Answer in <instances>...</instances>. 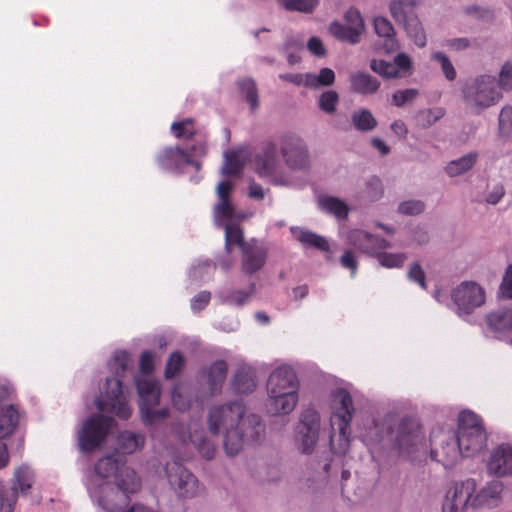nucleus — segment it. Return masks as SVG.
Wrapping results in <instances>:
<instances>
[{
    "label": "nucleus",
    "mask_w": 512,
    "mask_h": 512,
    "mask_svg": "<svg viewBox=\"0 0 512 512\" xmlns=\"http://www.w3.org/2000/svg\"><path fill=\"white\" fill-rule=\"evenodd\" d=\"M375 33L384 38V48L388 52L399 48L398 41L395 38V30L391 22L382 16H377L373 21Z\"/></svg>",
    "instance_id": "28"
},
{
    "label": "nucleus",
    "mask_w": 512,
    "mask_h": 512,
    "mask_svg": "<svg viewBox=\"0 0 512 512\" xmlns=\"http://www.w3.org/2000/svg\"><path fill=\"white\" fill-rule=\"evenodd\" d=\"M117 488L121 491V498L126 505L129 501V494L136 493L141 488V482L134 470L125 468L116 478Z\"/></svg>",
    "instance_id": "25"
},
{
    "label": "nucleus",
    "mask_w": 512,
    "mask_h": 512,
    "mask_svg": "<svg viewBox=\"0 0 512 512\" xmlns=\"http://www.w3.org/2000/svg\"><path fill=\"white\" fill-rule=\"evenodd\" d=\"M254 163L259 176L273 175L279 163L276 144L273 142L264 143L261 151L255 156Z\"/></svg>",
    "instance_id": "20"
},
{
    "label": "nucleus",
    "mask_w": 512,
    "mask_h": 512,
    "mask_svg": "<svg viewBox=\"0 0 512 512\" xmlns=\"http://www.w3.org/2000/svg\"><path fill=\"white\" fill-rule=\"evenodd\" d=\"M246 408L240 401L214 406L208 415L209 431L213 435H224L223 446L227 455L238 454L245 441L259 442L265 432L261 418L256 414L244 418Z\"/></svg>",
    "instance_id": "1"
},
{
    "label": "nucleus",
    "mask_w": 512,
    "mask_h": 512,
    "mask_svg": "<svg viewBox=\"0 0 512 512\" xmlns=\"http://www.w3.org/2000/svg\"><path fill=\"white\" fill-rule=\"evenodd\" d=\"M18 424L17 413L12 407L0 412V469L9 461L7 445L3 440L16 430Z\"/></svg>",
    "instance_id": "21"
},
{
    "label": "nucleus",
    "mask_w": 512,
    "mask_h": 512,
    "mask_svg": "<svg viewBox=\"0 0 512 512\" xmlns=\"http://www.w3.org/2000/svg\"><path fill=\"white\" fill-rule=\"evenodd\" d=\"M419 94L415 88L397 90L392 95V103L397 107H402L408 102L413 101Z\"/></svg>",
    "instance_id": "54"
},
{
    "label": "nucleus",
    "mask_w": 512,
    "mask_h": 512,
    "mask_svg": "<svg viewBox=\"0 0 512 512\" xmlns=\"http://www.w3.org/2000/svg\"><path fill=\"white\" fill-rule=\"evenodd\" d=\"M12 392V387L5 380L0 379V412L2 413L9 407H12L16 411L19 420L20 412L18 408L13 404L7 403V401L10 399Z\"/></svg>",
    "instance_id": "53"
},
{
    "label": "nucleus",
    "mask_w": 512,
    "mask_h": 512,
    "mask_svg": "<svg viewBox=\"0 0 512 512\" xmlns=\"http://www.w3.org/2000/svg\"><path fill=\"white\" fill-rule=\"evenodd\" d=\"M488 470L497 476L512 474V444L503 443L493 449L488 461Z\"/></svg>",
    "instance_id": "19"
},
{
    "label": "nucleus",
    "mask_w": 512,
    "mask_h": 512,
    "mask_svg": "<svg viewBox=\"0 0 512 512\" xmlns=\"http://www.w3.org/2000/svg\"><path fill=\"white\" fill-rule=\"evenodd\" d=\"M227 372L228 364L224 360H217L204 370L207 384L212 394L218 393L221 390L226 380Z\"/></svg>",
    "instance_id": "26"
},
{
    "label": "nucleus",
    "mask_w": 512,
    "mask_h": 512,
    "mask_svg": "<svg viewBox=\"0 0 512 512\" xmlns=\"http://www.w3.org/2000/svg\"><path fill=\"white\" fill-rule=\"evenodd\" d=\"M415 0H394L390 3L389 10L392 17L402 24L405 32L415 45L422 48L426 45V33L417 18L412 12Z\"/></svg>",
    "instance_id": "7"
},
{
    "label": "nucleus",
    "mask_w": 512,
    "mask_h": 512,
    "mask_svg": "<svg viewBox=\"0 0 512 512\" xmlns=\"http://www.w3.org/2000/svg\"><path fill=\"white\" fill-rule=\"evenodd\" d=\"M267 260V250L256 239H250L241 249V270L252 275L261 270Z\"/></svg>",
    "instance_id": "15"
},
{
    "label": "nucleus",
    "mask_w": 512,
    "mask_h": 512,
    "mask_svg": "<svg viewBox=\"0 0 512 512\" xmlns=\"http://www.w3.org/2000/svg\"><path fill=\"white\" fill-rule=\"evenodd\" d=\"M338 101V93L334 90H327L323 92L319 97V108L328 114H332L336 110V105Z\"/></svg>",
    "instance_id": "51"
},
{
    "label": "nucleus",
    "mask_w": 512,
    "mask_h": 512,
    "mask_svg": "<svg viewBox=\"0 0 512 512\" xmlns=\"http://www.w3.org/2000/svg\"><path fill=\"white\" fill-rule=\"evenodd\" d=\"M502 492V483L499 481H491L474 495L471 507L481 508L485 506H495L500 502Z\"/></svg>",
    "instance_id": "22"
},
{
    "label": "nucleus",
    "mask_w": 512,
    "mask_h": 512,
    "mask_svg": "<svg viewBox=\"0 0 512 512\" xmlns=\"http://www.w3.org/2000/svg\"><path fill=\"white\" fill-rule=\"evenodd\" d=\"M166 473L168 482L178 497L189 499L198 494L199 483L197 478L182 464L178 462L167 464Z\"/></svg>",
    "instance_id": "10"
},
{
    "label": "nucleus",
    "mask_w": 512,
    "mask_h": 512,
    "mask_svg": "<svg viewBox=\"0 0 512 512\" xmlns=\"http://www.w3.org/2000/svg\"><path fill=\"white\" fill-rule=\"evenodd\" d=\"M340 263L344 268L351 271V275L354 276L357 271V260L355 254L351 250H346L340 258Z\"/></svg>",
    "instance_id": "63"
},
{
    "label": "nucleus",
    "mask_w": 512,
    "mask_h": 512,
    "mask_svg": "<svg viewBox=\"0 0 512 512\" xmlns=\"http://www.w3.org/2000/svg\"><path fill=\"white\" fill-rule=\"evenodd\" d=\"M153 406L140 407L141 416L145 424L153 426L161 423L169 416L168 408L154 410Z\"/></svg>",
    "instance_id": "43"
},
{
    "label": "nucleus",
    "mask_w": 512,
    "mask_h": 512,
    "mask_svg": "<svg viewBox=\"0 0 512 512\" xmlns=\"http://www.w3.org/2000/svg\"><path fill=\"white\" fill-rule=\"evenodd\" d=\"M475 491L476 482L473 479L455 482L452 487L450 512H465L468 507H471Z\"/></svg>",
    "instance_id": "18"
},
{
    "label": "nucleus",
    "mask_w": 512,
    "mask_h": 512,
    "mask_svg": "<svg viewBox=\"0 0 512 512\" xmlns=\"http://www.w3.org/2000/svg\"><path fill=\"white\" fill-rule=\"evenodd\" d=\"M211 294L208 291H201L191 300V308L194 311L204 309L210 302Z\"/></svg>",
    "instance_id": "62"
},
{
    "label": "nucleus",
    "mask_w": 512,
    "mask_h": 512,
    "mask_svg": "<svg viewBox=\"0 0 512 512\" xmlns=\"http://www.w3.org/2000/svg\"><path fill=\"white\" fill-rule=\"evenodd\" d=\"M496 298L498 300L512 299V264H509L505 269L496 292Z\"/></svg>",
    "instance_id": "46"
},
{
    "label": "nucleus",
    "mask_w": 512,
    "mask_h": 512,
    "mask_svg": "<svg viewBox=\"0 0 512 512\" xmlns=\"http://www.w3.org/2000/svg\"><path fill=\"white\" fill-rule=\"evenodd\" d=\"M119 469L118 460L113 456H105L97 461L94 470L101 478H108L114 475Z\"/></svg>",
    "instance_id": "41"
},
{
    "label": "nucleus",
    "mask_w": 512,
    "mask_h": 512,
    "mask_svg": "<svg viewBox=\"0 0 512 512\" xmlns=\"http://www.w3.org/2000/svg\"><path fill=\"white\" fill-rule=\"evenodd\" d=\"M456 437L459 451L464 457L480 453L486 447L488 439L482 419L469 410L459 414Z\"/></svg>",
    "instance_id": "4"
},
{
    "label": "nucleus",
    "mask_w": 512,
    "mask_h": 512,
    "mask_svg": "<svg viewBox=\"0 0 512 512\" xmlns=\"http://www.w3.org/2000/svg\"><path fill=\"white\" fill-rule=\"evenodd\" d=\"M425 209L424 202L420 200L403 201L398 206V211L404 215H418Z\"/></svg>",
    "instance_id": "55"
},
{
    "label": "nucleus",
    "mask_w": 512,
    "mask_h": 512,
    "mask_svg": "<svg viewBox=\"0 0 512 512\" xmlns=\"http://www.w3.org/2000/svg\"><path fill=\"white\" fill-rule=\"evenodd\" d=\"M243 163L240 161L236 151H231L225 155V163L222 169L223 174L235 176L241 172Z\"/></svg>",
    "instance_id": "50"
},
{
    "label": "nucleus",
    "mask_w": 512,
    "mask_h": 512,
    "mask_svg": "<svg viewBox=\"0 0 512 512\" xmlns=\"http://www.w3.org/2000/svg\"><path fill=\"white\" fill-rule=\"evenodd\" d=\"M308 50L315 56L322 57L326 54V49L320 38L313 36L308 40Z\"/></svg>",
    "instance_id": "64"
},
{
    "label": "nucleus",
    "mask_w": 512,
    "mask_h": 512,
    "mask_svg": "<svg viewBox=\"0 0 512 512\" xmlns=\"http://www.w3.org/2000/svg\"><path fill=\"white\" fill-rule=\"evenodd\" d=\"M171 132L177 139H192L197 135L195 121L192 118H185L178 122H173Z\"/></svg>",
    "instance_id": "38"
},
{
    "label": "nucleus",
    "mask_w": 512,
    "mask_h": 512,
    "mask_svg": "<svg viewBox=\"0 0 512 512\" xmlns=\"http://www.w3.org/2000/svg\"><path fill=\"white\" fill-rule=\"evenodd\" d=\"M319 430V414L311 409L304 411L297 426L296 435V443L302 453L310 454L314 450L318 441Z\"/></svg>",
    "instance_id": "11"
},
{
    "label": "nucleus",
    "mask_w": 512,
    "mask_h": 512,
    "mask_svg": "<svg viewBox=\"0 0 512 512\" xmlns=\"http://www.w3.org/2000/svg\"><path fill=\"white\" fill-rule=\"evenodd\" d=\"M281 153L286 165L292 170H302L309 165L307 149L302 140L297 136H282Z\"/></svg>",
    "instance_id": "14"
},
{
    "label": "nucleus",
    "mask_w": 512,
    "mask_h": 512,
    "mask_svg": "<svg viewBox=\"0 0 512 512\" xmlns=\"http://www.w3.org/2000/svg\"><path fill=\"white\" fill-rule=\"evenodd\" d=\"M145 437L131 431H122L116 438V450L122 454H132L144 445Z\"/></svg>",
    "instance_id": "30"
},
{
    "label": "nucleus",
    "mask_w": 512,
    "mask_h": 512,
    "mask_svg": "<svg viewBox=\"0 0 512 512\" xmlns=\"http://www.w3.org/2000/svg\"><path fill=\"white\" fill-rule=\"evenodd\" d=\"M299 380L293 368L282 365L276 368L267 381L270 410L276 414H289L298 402Z\"/></svg>",
    "instance_id": "2"
},
{
    "label": "nucleus",
    "mask_w": 512,
    "mask_h": 512,
    "mask_svg": "<svg viewBox=\"0 0 512 512\" xmlns=\"http://www.w3.org/2000/svg\"><path fill=\"white\" fill-rule=\"evenodd\" d=\"M319 5V0H284L283 6L287 11L312 13Z\"/></svg>",
    "instance_id": "47"
},
{
    "label": "nucleus",
    "mask_w": 512,
    "mask_h": 512,
    "mask_svg": "<svg viewBox=\"0 0 512 512\" xmlns=\"http://www.w3.org/2000/svg\"><path fill=\"white\" fill-rule=\"evenodd\" d=\"M486 323L491 330L504 332L512 329V302L499 306L486 315Z\"/></svg>",
    "instance_id": "23"
},
{
    "label": "nucleus",
    "mask_w": 512,
    "mask_h": 512,
    "mask_svg": "<svg viewBox=\"0 0 512 512\" xmlns=\"http://www.w3.org/2000/svg\"><path fill=\"white\" fill-rule=\"evenodd\" d=\"M139 370L143 375H150L154 371V357L152 352L144 351L140 356Z\"/></svg>",
    "instance_id": "60"
},
{
    "label": "nucleus",
    "mask_w": 512,
    "mask_h": 512,
    "mask_svg": "<svg viewBox=\"0 0 512 512\" xmlns=\"http://www.w3.org/2000/svg\"><path fill=\"white\" fill-rule=\"evenodd\" d=\"M113 419L96 414L84 421L79 432L78 442L81 451L90 453L101 445L107 437Z\"/></svg>",
    "instance_id": "8"
},
{
    "label": "nucleus",
    "mask_w": 512,
    "mask_h": 512,
    "mask_svg": "<svg viewBox=\"0 0 512 512\" xmlns=\"http://www.w3.org/2000/svg\"><path fill=\"white\" fill-rule=\"evenodd\" d=\"M335 81V73L330 68H322L317 76L306 74V85L312 87L330 86Z\"/></svg>",
    "instance_id": "42"
},
{
    "label": "nucleus",
    "mask_w": 512,
    "mask_h": 512,
    "mask_svg": "<svg viewBox=\"0 0 512 512\" xmlns=\"http://www.w3.org/2000/svg\"><path fill=\"white\" fill-rule=\"evenodd\" d=\"M190 156L186 153L185 149L178 146H169L157 153L155 161L165 171L180 173L186 166V163H192Z\"/></svg>",
    "instance_id": "16"
},
{
    "label": "nucleus",
    "mask_w": 512,
    "mask_h": 512,
    "mask_svg": "<svg viewBox=\"0 0 512 512\" xmlns=\"http://www.w3.org/2000/svg\"><path fill=\"white\" fill-rule=\"evenodd\" d=\"M423 440L424 433L416 420L405 417L400 421L395 444L401 454L410 456Z\"/></svg>",
    "instance_id": "13"
},
{
    "label": "nucleus",
    "mask_w": 512,
    "mask_h": 512,
    "mask_svg": "<svg viewBox=\"0 0 512 512\" xmlns=\"http://www.w3.org/2000/svg\"><path fill=\"white\" fill-rule=\"evenodd\" d=\"M462 98L467 108L480 115L496 106L503 99L494 75L481 74L472 78L462 88Z\"/></svg>",
    "instance_id": "3"
},
{
    "label": "nucleus",
    "mask_w": 512,
    "mask_h": 512,
    "mask_svg": "<svg viewBox=\"0 0 512 512\" xmlns=\"http://www.w3.org/2000/svg\"><path fill=\"white\" fill-rule=\"evenodd\" d=\"M407 276L410 281L417 283L422 289H427L426 275L418 262L411 265Z\"/></svg>",
    "instance_id": "57"
},
{
    "label": "nucleus",
    "mask_w": 512,
    "mask_h": 512,
    "mask_svg": "<svg viewBox=\"0 0 512 512\" xmlns=\"http://www.w3.org/2000/svg\"><path fill=\"white\" fill-rule=\"evenodd\" d=\"M98 407L100 410H109L123 420H127L131 416L132 410L123 394L120 379H106L105 400L99 403Z\"/></svg>",
    "instance_id": "12"
},
{
    "label": "nucleus",
    "mask_w": 512,
    "mask_h": 512,
    "mask_svg": "<svg viewBox=\"0 0 512 512\" xmlns=\"http://www.w3.org/2000/svg\"><path fill=\"white\" fill-rule=\"evenodd\" d=\"M232 389L237 394H248L256 387L255 374L250 367L239 368L232 379Z\"/></svg>",
    "instance_id": "29"
},
{
    "label": "nucleus",
    "mask_w": 512,
    "mask_h": 512,
    "mask_svg": "<svg viewBox=\"0 0 512 512\" xmlns=\"http://www.w3.org/2000/svg\"><path fill=\"white\" fill-rule=\"evenodd\" d=\"M370 68L385 78L397 77V68L391 62L373 59L370 63Z\"/></svg>",
    "instance_id": "52"
},
{
    "label": "nucleus",
    "mask_w": 512,
    "mask_h": 512,
    "mask_svg": "<svg viewBox=\"0 0 512 512\" xmlns=\"http://www.w3.org/2000/svg\"><path fill=\"white\" fill-rule=\"evenodd\" d=\"M347 239L351 245L367 254L375 255L376 252L390 247V243L386 239L361 229L351 230Z\"/></svg>",
    "instance_id": "17"
},
{
    "label": "nucleus",
    "mask_w": 512,
    "mask_h": 512,
    "mask_svg": "<svg viewBox=\"0 0 512 512\" xmlns=\"http://www.w3.org/2000/svg\"><path fill=\"white\" fill-rule=\"evenodd\" d=\"M33 482L34 475L27 466L15 470L11 490H7L0 481V512H13L18 494L27 495Z\"/></svg>",
    "instance_id": "9"
},
{
    "label": "nucleus",
    "mask_w": 512,
    "mask_h": 512,
    "mask_svg": "<svg viewBox=\"0 0 512 512\" xmlns=\"http://www.w3.org/2000/svg\"><path fill=\"white\" fill-rule=\"evenodd\" d=\"M185 359L184 356L180 351H174L169 356L165 370H164V376L166 379H172L176 375H178L182 368L184 367Z\"/></svg>",
    "instance_id": "44"
},
{
    "label": "nucleus",
    "mask_w": 512,
    "mask_h": 512,
    "mask_svg": "<svg viewBox=\"0 0 512 512\" xmlns=\"http://www.w3.org/2000/svg\"><path fill=\"white\" fill-rule=\"evenodd\" d=\"M477 158L478 154L472 152L460 157L457 160L450 161V177L461 175L470 170L476 163Z\"/></svg>",
    "instance_id": "39"
},
{
    "label": "nucleus",
    "mask_w": 512,
    "mask_h": 512,
    "mask_svg": "<svg viewBox=\"0 0 512 512\" xmlns=\"http://www.w3.org/2000/svg\"><path fill=\"white\" fill-rule=\"evenodd\" d=\"M379 263L386 268H400L407 259L404 253H387L382 250L376 252Z\"/></svg>",
    "instance_id": "45"
},
{
    "label": "nucleus",
    "mask_w": 512,
    "mask_h": 512,
    "mask_svg": "<svg viewBox=\"0 0 512 512\" xmlns=\"http://www.w3.org/2000/svg\"><path fill=\"white\" fill-rule=\"evenodd\" d=\"M247 241L244 240V235L241 227L237 224H228L225 227V249L228 253L232 251L233 246H237L240 250Z\"/></svg>",
    "instance_id": "37"
},
{
    "label": "nucleus",
    "mask_w": 512,
    "mask_h": 512,
    "mask_svg": "<svg viewBox=\"0 0 512 512\" xmlns=\"http://www.w3.org/2000/svg\"><path fill=\"white\" fill-rule=\"evenodd\" d=\"M383 194L381 180L373 176L366 183V197L372 201L379 199Z\"/></svg>",
    "instance_id": "56"
},
{
    "label": "nucleus",
    "mask_w": 512,
    "mask_h": 512,
    "mask_svg": "<svg viewBox=\"0 0 512 512\" xmlns=\"http://www.w3.org/2000/svg\"><path fill=\"white\" fill-rule=\"evenodd\" d=\"M136 387L141 399L140 407L155 406L160 400V387L156 381L137 379Z\"/></svg>",
    "instance_id": "27"
},
{
    "label": "nucleus",
    "mask_w": 512,
    "mask_h": 512,
    "mask_svg": "<svg viewBox=\"0 0 512 512\" xmlns=\"http://www.w3.org/2000/svg\"><path fill=\"white\" fill-rule=\"evenodd\" d=\"M215 214L217 217L231 219L234 215V207L230 199H220L215 206Z\"/></svg>",
    "instance_id": "59"
},
{
    "label": "nucleus",
    "mask_w": 512,
    "mask_h": 512,
    "mask_svg": "<svg viewBox=\"0 0 512 512\" xmlns=\"http://www.w3.org/2000/svg\"><path fill=\"white\" fill-rule=\"evenodd\" d=\"M350 90L360 95H371L378 91L380 82L365 72H354L349 76Z\"/></svg>",
    "instance_id": "24"
},
{
    "label": "nucleus",
    "mask_w": 512,
    "mask_h": 512,
    "mask_svg": "<svg viewBox=\"0 0 512 512\" xmlns=\"http://www.w3.org/2000/svg\"><path fill=\"white\" fill-rule=\"evenodd\" d=\"M129 363L130 355L127 351H116L113 356V369L115 372V376L112 377L111 379H120L122 381V377L125 371L127 370Z\"/></svg>",
    "instance_id": "49"
},
{
    "label": "nucleus",
    "mask_w": 512,
    "mask_h": 512,
    "mask_svg": "<svg viewBox=\"0 0 512 512\" xmlns=\"http://www.w3.org/2000/svg\"><path fill=\"white\" fill-rule=\"evenodd\" d=\"M496 79L502 93L512 91V61L507 60L502 64Z\"/></svg>",
    "instance_id": "48"
},
{
    "label": "nucleus",
    "mask_w": 512,
    "mask_h": 512,
    "mask_svg": "<svg viewBox=\"0 0 512 512\" xmlns=\"http://www.w3.org/2000/svg\"><path fill=\"white\" fill-rule=\"evenodd\" d=\"M465 13L475 19L491 20L493 18V11L487 7L472 5L465 8Z\"/></svg>",
    "instance_id": "58"
},
{
    "label": "nucleus",
    "mask_w": 512,
    "mask_h": 512,
    "mask_svg": "<svg viewBox=\"0 0 512 512\" xmlns=\"http://www.w3.org/2000/svg\"><path fill=\"white\" fill-rule=\"evenodd\" d=\"M240 94L249 104L251 111H255L259 106V96L256 83L251 78H245L237 83Z\"/></svg>",
    "instance_id": "35"
},
{
    "label": "nucleus",
    "mask_w": 512,
    "mask_h": 512,
    "mask_svg": "<svg viewBox=\"0 0 512 512\" xmlns=\"http://www.w3.org/2000/svg\"><path fill=\"white\" fill-rule=\"evenodd\" d=\"M450 299L453 303V311L459 317L464 318L485 306L487 293L480 283L466 280L452 289Z\"/></svg>",
    "instance_id": "5"
},
{
    "label": "nucleus",
    "mask_w": 512,
    "mask_h": 512,
    "mask_svg": "<svg viewBox=\"0 0 512 512\" xmlns=\"http://www.w3.org/2000/svg\"><path fill=\"white\" fill-rule=\"evenodd\" d=\"M355 408L350 393L345 389H339L334 394L332 402V414L330 424L333 431H338L339 438L348 446L351 435V421Z\"/></svg>",
    "instance_id": "6"
},
{
    "label": "nucleus",
    "mask_w": 512,
    "mask_h": 512,
    "mask_svg": "<svg viewBox=\"0 0 512 512\" xmlns=\"http://www.w3.org/2000/svg\"><path fill=\"white\" fill-rule=\"evenodd\" d=\"M256 284L251 283L248 290H233L222 299L224 304L242 306L255 293Z\"/></svg>",
    "instance_id": "40"
},
{
    "label": "nucleus",
    "mask_w": 512,
    "mask_h": 512,
    "mask_svg": "<svg viewBox=\"0 0 512 512\" xmlns=\"http://www.w3.org/2000/svg\"><path fill=\"white\" fill-rule=\"evenodd\" d=\"M351 121L356 130L369 132L377 127V120L370 110L362 108L355 111L351 116Z\"/></svg>",
    "instance_id": "33"
},
{
    "label": "nucleus",
    "mask_w": 512,
    "mask_h": 512,
    "mask_svg": "<svg viewBox=\"0 0 512 512\" xmlns=\"http://www.w3.org/2000/svg\"><path fill=\"white\" fill-rule=\"evenodd\" d=\"M329 31L331 35H333L336 39L348 42L350 44L358 43L360 40V36L363 33L358 28L344 25L336 21L331 23Z\"/></svg>",
    "instance_id": "32"
},
{
    "label": "nucleus",
    "mask_w": 512,
    "mask_h": 512,
    "mask_svg": "<svg viewBox=\"0 0 512 512\" xmlns=\"http://www.w3.org/2000/svg\"><path fill=\"white\" fill-rule=\"evenodd\" d=\"M345 19L348 22V26H352L354 28L360 29V31H364V21L360 12L357 9L350 8L345 13Z\"/></svg>",
    "instance_id": "61"
},
{
    "label": "nucleus",
    "mask_w": 512,
    "mask_h": 512,
    "mask_svg": "<svg viewBox=\"0 0 512 512\" xmlns=\"http://www.w3.org/2000/svg\"><path fill=\"white\" fill-rule=\"evenodd\" d=\"M319 204L324 211L334 215L338 219H346L348 216L349 209L347 204L337 197H323L319 200Z\"/></svg>",
    "instance_id": "34"
},
{
    "label": "nucleus",
    "mask_w": 512,
    "mask_h": 512,
    "mask_svg": "<svg viewBox=\"0 0 512 512\" xmlns=\"http://www.w3.org/2000/svg\"><path fill=\"white\" fill-rule=\"evenodd\" d=\"M498 136L504 140L512 138V105H504L498 115Z\"/></svg>",
    "instance_id": "36"
},
{
    "label": "nucleus",
    "mask_w": 512,
    "mask_h": 512,
    "mask_svg": "<svg viewBox=\"0 0 512 512\" xmlns=\"http://www.w3.org/2000/svg\"><path fill=\"white\" fill-rule=\"evenodd\" d=\"M291 231L302 245L325 252L329 250V243L324 237L307 229L292 228Z\"/></svg>",
    "instance_id": "31"
}]
</instances>
